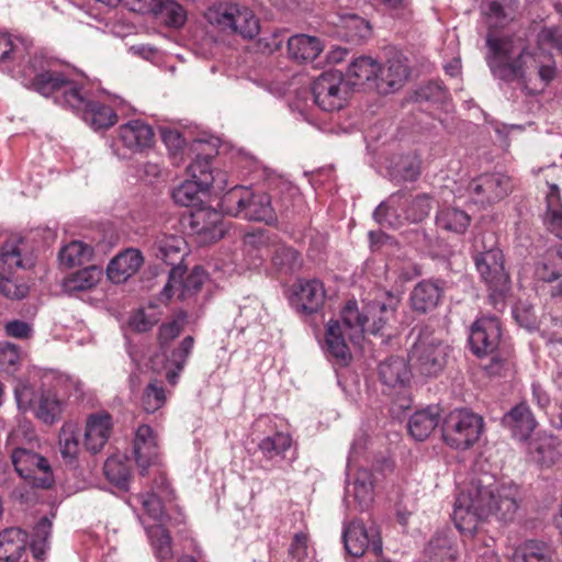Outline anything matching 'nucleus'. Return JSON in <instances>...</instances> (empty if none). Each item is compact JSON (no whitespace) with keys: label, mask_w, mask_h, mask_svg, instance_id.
<instances>
[{"label":"nucleus","mask_w":562,"mask_h":562,"mask_svg":"<svg viewBox=\"0 0 562 562\" xmlns=\"http://www.w3.org/2000/svg\"><path fill=\"white\" fill-rule=\"evenodd\" d=\"M31 49L26 40L0 34V71L46 98H54L55 103L70 109L94 131L108 130L116 123L117 115L111 106L88 98L69 74Z\"/></svg>","instance_id":"f257e3e1"},{"label":"nucleus","mask_w":562,"mask_h":562,"mask_svg":"<svg viewBox=\"0 0 562 562\" xmlns=\"http://www.w3.org/2000/svg\"><path fill=\"white\" fill-rule=\"evenodd\" d=\"M504 0H480V8L490 29L507 21ZM486 63L493 77L506 83H517L522 89L539 83L547 87L557 76L552 49L562 50V31L544 27L537 35V47L530 49L526 42L514 35H496L490 30L486 36Z\"/></svg>","instance_id":"f03ea898"},{"label":"nucleus","mask_w":562,"mask_h":562,"mask_svg":"<svg viewBox=\"0 0 562 562\" xmlns=\"http://www.w3.org/2000/svg\"><path fill=\"white\" fill-rule=\"evenodd\" d=\"M522 499V488L513 481L496 482L492 477L473 479L459 486L452 519L463 536L472 538L480 522L488 518L503 524L513 522Z\"/></svg>","instance_id":"7ed1b4c3"},{"label":"nucleus","mask_w":562,"mask_h":562,"mask_svg":"<svg viewBox=\"0 0 562 562\" xmlns=\"http://www.w3.org/2000/svg\"><path fill=\"white\" fill-rule=\"evenodd\" d=\"M385 302H374L370 306V317L359 313L356 301H349L340 313V319H330L327 323L325 349L330 357L346 364L351 358L346 338L359 342L366 331L382 334L385 325L394 319L401 301L398 294L390 291L385 292Z\"/></svg>","instance_id":"20e7f679"},{"label":"nucleus","mask_w":562,"mask_h":562,"mask_svg":"<svg viewBox=\"0 0 562 562\" xmlns=\"http://www.w3.org/2000/svg\"><path fill=\"white\" fill-rule=\"evenodd\" d=\"M252 431L258 437V451L269 469L291 467L296 460V445L292 435L280 429L274 417L259 416L252 424Z\"/></svg>","instance_id":"39448f33"},{"label":"nucleus","mask_w":562,"mask_h":562,"mask_svg":"<svg viewBox=\"0 0 562 562\" xmlns=\"http://www.w3.org/2000/svg\"><path fill=\"white\" fill-rule=\"evenodd\" d=\"M211 157V155H198L188 166L189 178L173 188L171 192L176 204L196 206L202 201V196L210 192L211 188L217 191L226 189L227 175L221 170L214 173Z\"/></svg>","instance_id":"423d86ee"},{"label":"nucleus","mask_w":562,"mask_h":562,"mask_svg":"<svg viewBox=\"0 0 562 562\" xmlns=\"http://www.w3.org/2000/svg\"><path fill=\"white\" fill-rule=\"evenodd\" d=\"M224 214L248 221L272 223L276 220L270 196L265 192L254 193L249 188L235 186L221 199Z\"/></svg>","instance_id":"0eeeda50"},{"label":"nucleus","mask_w":562,"mask_h":562,"mask_svg":"<svg viewBox=\"0 0 562 562\" xmlns=\"http://www.w3.org/2000/svg\"><path fill=\"white\" fill-rule=\"evenodd\" d=\"M494 241V236H490ZM476 250L473 260L481 280L486 284L490 291L492 304L498 308L504 306V299L510 289V278L504 266V255L501 248L495 247L494 243L490 248Z\"/></svg>","instance_id":"6e6552de"},{"label":"nucleus","mask_w":562,"mask_h":562,"mask_svg":"<svg viewBox=\"0 0 562 562\" xmlns=\"http://www.w3.org/2000/svg\"><path fill=\"white\" fill-rule=\"evenodd\" d=\"M483 430V417L468 408H456L442 419V440L454 450L463 451L473 447L481 438Z\"/></svg>","instance_id":"1a4fd4ad"},{"label":"nucleus","mask_w":562,"mask_h":562,"mask_svg":"<svg viewBox=\"0 0 562 562\" xmlns=\"http://www.w3.org/2000/svg\"><path fill=\"white\" fill-rule=\"evenodd\" d=\"M431 207V198L428 194H419L412 200L394 194L374 210L373 217L383 227L397 228L404 221L422 222Z\"/></svg>","instance_id":"9d476101"},{"label":"nucleus","mask_w":562,"mask_h":562,"mask_svg":"<svg viewBox=\"0 0 562 562\" xmlns=\"http://www.w3.org/2000/svg\"><path fill=\"white\" fill-rule=\"evenodd\" d=\"M186 318V313H181L177 318L168 323H164L159 327L158 339L160 348L165 355L164 369L166 371V380L172 386L178 383L179 376L182 373L194 347L193 337L187 336L180 341L177 348H173L170 351L167 349V345L177 338L182 331Z\"/></svg>","instance_id":"9b49d317"},{"label":"nucleus","mask_w":562,"mask_h":562,"mask_svg":"<svg viewBox=\"0 0 562 562\" xmlns=\"http://www.w3.org/2000/svg\"><path fill=\"white\" fill-rule=\"evenodd\" d=\"M448 353V345L431 335L420 333L409 350V366L418 374L434 378L446 367Z\"/></svg>","instance_id":"f8f14e48"},{"label":"nucleus","mask_w":562,"mask_h":562,"mask_svg":"<svg viewBox=\"0 0 562 562\" xmlns=\"http://www.w3.org/2000/svg\"><path fill=\"white\" fill-rule=\"evenodd\" d=\"M312 94L315 104L326 112L341 110L348 101L349 86L341 72L325 71L312 83Z\"/></svg>","instance_id":"ddd939ff"},{"label":"nucleus","mask_w":562,"mask_h":562,"mask_svg":"<svg viewBox=\"0 0 562 562\" xmlns=\"http://www.w3.org/2000/svg\"><path fill=\"white\" fill-rule=\"evenodd\" d=\"M186 271L187 267L184 266L170 269L168 281L160 292L159 300L161 302H168L173 296H177L179 301L188 302V304L196 302L195 297L207 279V274L202 267H194L184 278Z\"/></svg>","instance_id":"4468645a"},{"label":"nucleus","mask_w":562,"mask_h":562,"mask_svg":"<svg viewBox=\"0 0 562 562\" xmlns=\"http://www.w3.org/2000/svg\"><path fill=\"white\" fill-rule=\"evenodd\" d=\"M14 394L21 411H32L45 424H53L63 412V402L50 391L37 394L31 385L21 383Z\"/></svg>","instance_id":"2eb2a0df"},{"label":"nucleus","mask_w":562,"mask_h":562,"mask_svg":"<svg viewBox=\"0 0 562 562\" xmlns=\"http://www.w3.org/2000/svg\"><path fill=\"white\" fill-rule=\"evenodd\" d=\"M11 460L18 474L30 485L41 488H49L53 485V471L43 456L25 448H16L11 454Z\"/></svg>","instance_id":"dca6fc26"},{"label":"nucleus","mask_w":562,"mask_h":562,"mask_svg":"<svg viewBox=\"0 0 562 562\" xmlns=\"http://www.w3.org/2000/svg\"><path fill=\"white\" fill-rule=\"evenodd\" d=\"M510 190V179L503 173L480 175L471 179L465 188L469 200L483 207L499 202Z\"/></svg>","instance_id":"f3484780"},{"label":"nucleus","mask_w":562,"mask_h":562,"mask_svg":"<svg viewBox=\"0 0 562 562\" xmlns=\"http://www.w3.org/2000/svg\"><path fill=\"white\" fill-rule=\"evenodd\" d=\"M154 137V130L149 124L142 120H131L119 127L113 150L116 156L127 158L151 147Z\"/></svg>","instance_id":"a211bd4d"},{"label":"nucleus","mask_w":562,"mask_h":562,"mask_svg":"<svg viewBox=\"0 0 562 562\" xmlns=\"http://www.w3.org/2000/svg\"><path fill=\"white\" fill-rule=\"evenodd\" d=\"M223 211L200 206L190 212L188 227L200 245L220 240L225 234Z\"/></svg>","instance_id":"6ab92c4d"},{"label":"nucleus","mask_w":562,"mask_h":562,"mask_svg":"<svg viewBox=\"0 0 562 562\" xmlns=\"http://www.w3.org/2000/svg\"><path fill=\"white\" fill-rule=\"evenodd\" d=\"M342 540L346 551L352 557H361L367 550L382 554V540L376 527L367 528L361 520H352L345 526Z\"/></svg>","instance_id":"aec40b11"},{"label":"nucleus","mask_w":562,"mask_h":562,"mask_svg":"<svg viewBox=\"0 0 562 562\" xmlns=\"http://www.w3.org/2000/svg\"><path fill=\"white\" fill-rule=\"evenodd\" d=\"M501 340V323L497 317L483 316L475 319L469 335V345L474 355H492Z\"/></svg>","instance_id":"412c9836"},{"label":"nucleus","mask_w":562,"mask_h":562,"mask_svg":"<svg viewBox=\"0 0 562 562\" xmlns=\"http://www.w3.org/2000/svg\"><path fill=\"white\" fill-rule=\"evenodd\" d=\"M36 257L30 243L20 236H11L0 248L3 271L14 274L34 267Z\"/></svg>","instance_id":"4be33fe9"},{"label":"nucleus","mask_w":562,"mask_h":562,"mask_svg":"<svg viewBox=\"0 0 562 562\" xmlns=\"http://www.w3.org/2000/svg\"><path fill=\"white\" fill-rule=\"evenodd\" d=\"M446 292V281L429 278L417 282L412 289L408 303L413 312L424 315L434 312L441 303Z\"/></svg>","instance_id":"5701e85b"},{"label":"nucleus","mask_w":562,"mask_h":562,"mask_svg":"<svg viewBox=\"0 0 562 562\" xmlns=\"http://www.w3.org/2000/svg\"><path fill=\"white\" fill-rule=\"evenodd\" d=\"M325 296L326 292L322 281L300 279L293 286L291 303L296 310L312 314L323 306Z\"/></svg>","instance_id":"b1692460"},{"label":"nucleus","mask_w":562,"mask_h":562,"mask_svg":"<svg viewBox=\"0 0 562 562\" xmlns=\"http://www.w3.org/2000/svg\"><path fill=\"white\" fill-rule=\"evenodd\" d=\"M133 454L142 474L157 461L158 438L149 425L143 424L137 427L133 440Z\"/></svg>","instance_id":"393cba45"},{"label":"nucleus","mask_w":562,"mask_h":562,"mask_svg":"<svg viewBox=\"0 0 562 562\" xmlns=\"http://www.w3.org/2000/svg\"><path fill=\"white\" fill-rule=\"evenodd\" d=\"M376 80V90L382 94H387L400 89L409 76L407 59L396 53L389 58L384 66L379 70Z\"/></svg>","instance_id":"a878e982"},{"label":"nucleus","mask_w":562,"mask_h":562,"mask_svg":"<svg viewBox=\"0 0 562 562\" xmlns=\"http://www.w3.org/2000/svg\"><path fill=\"white\" fill-rule=\"evenodd\" d=\"M112 417L106 412H98L87 417L85 429V447L91 453L103 449L112 432Z\"/></svg>","instance_id":"bb28decb"},{"label":"nucleus","mask_w":562,"mask_h":562,"mask_svg":"<svg viewBox=\"0 0 562 562\" xmlns=\"http://www.w3.org/2000/svg\"><path fill=\"white\" fill-rule=\"evenodd\" d=\"M276 236L267 231H256L244 237V257L248 269L262 266L266 258L272 254Z\"/></svg>","instance_id":"cd10ccee"},{"label":"nucleus","mask_w":562,"mask_h":562,"mask_svg":"<svg viewBox=\"0 0 562 562\" xmlns=\"http://www.w3.org/2000/svg\"><path fill=\"white\" fill-rule=\"evenodd\" d=\"M506 558L509 562H552V550L549 544L536 539L519 543L506 544Z\"/></svg>","instance_id":"c85d7f7f"},{"label":"nucleus","mask_w":562,"mask_h":562,"mask_svg":"<svg viewBox=\"0 0 562 562\" xmlns=\"http://www.w3.org/2000/svg\"><path fill=\"white\" fill-rule=\"evenodd\" d=\"M144 263L143 254L136 248H127L116 255L108 265V278L116 284L134 276Z\"/></svg>","instance_id":"c756f323"},{"label":"nucleus","mask_w":562,"mask_h":562,"mask_svg":"<svg viewBox=\"0 0 562 562\" xmlns=\"http://www.w3.org/2000/svg\"><path fill=\"white\" fill-rule=\"evenodd\" d=\"M154 249L156 257L172 268L182 267L181 262L189 252L186 239L178 234L162 233L158 235L154 243Z\"/></svg>","instance_id":"7c9ffc66"},{"label":"nucleus","mask_w":562,"mask_h":562,"mask_svg":"<svg viewBox=\"0 0 562 562\" xmlns=\"http://www.w3.org/2000/svg\"><path fill=\"white\" fill-rule=\"evenodd\" d=\"M381 382L391 389L406 387L412 379V368L402 357H390L379 364Z\"/></svg>","instance_id":"2f4dec72"},{"label":"nucleus","mask_w":562,"mask_h":562,"mask_svg":"<svg viewBox=\"0 0 562 562\" xmlns=\"http://www.w3.org/2000/svg\"><path fill=\"white\" fill-rule=\"evenodd\" d=\"M503 425L508 428L514 438L526 441L536 428V419L527 404L520 403L503 417Z\"/></svg>","instance_id":"473e14b6"},{"label":"nucleus","mask_w":562,"mask_h":562,"mask_svg":"<svg viewBox=\"0 0 562 562\" xmlns=\"http://www.w3.org/2000/svg\"><path fill=\"white\" fill-rule=\"evenodd\" d=\"M441 419V411L437 405L415 412L408 420V431L418 441L427 439L437 428Z\"/></svg>","instance_id":"72a5a7b5"},{"label":"nucleus","mask_w":562,"mask_h":562,"mask_svg":"<svg viewBox=\"0 0 562 562\" xmlns=\"http://www.w3.org/2000/svg\"><path fill=\"white\" fill-rule=\"evenodd\" d=\"M323 49L324 45L316 36L296 34L288 40L289 56L297 61H312Z\"/></svg>","instance_id":"f704fd0d"},{"label":"nucleus","mask_w":562,"mask_h":562,"mask_svg":"<svg viewBox=\"0 0 562 562\" xmlns=\"http://www.w3.org/2000/svg\"><path fill=\"white\" fill-rule=\"evenodd\" d=\"M27 533L21 528H8L0 532V560L16 561L25 550Z\"/></svg>","instance_id":"c9c22d12"},{"label":"nucleus","mask_w":562,"mask_h":562,"mask_svg":"<svg viewBox=\"0 0 562 562\" xmlns=\"http://www.w3.org/2000/svg\"><path fill=\"white\" fill-rule=\"evenodd\" d=\"M470 223V215L459 207L443 206L436 214V225L446 232L464 234Z\"/></svg>","instance_id":"e433bc0d"},{"label":"nucleus","mask_w":562,"mask_h":562,"mask_svg":"<svg viewBox=\"0 0 562 562\" xmlns=\"http://www.w3.org/2000/svg\"><path fill=\"white\" fill-rule=\"evenodd\" d=\"M374 476L368 469H359L356 473L353 483L348 484L347 494L352 493L355 501L359 504L361 509L371 505L374 497Z\"/></svg>","instance_id":"4c0bfd02"},{"label":"nucleus","mask_w":562,"mask_h":562,"mask_svg":"<svg viewBox=\"0 0 562 562\" xmlns=\"http://www.w3.org/2000/svg\"><path fill=\"white\" fill-rule=\"evenodd\" d=\"M238 13V3L218 2L210 5L204 13L205 20L218 31L232 32L234 14Z\"/></svg>","instance_id":"58836bf2"},{"label":"nucleus","mask_w":562,"mask_h":562,"mask_svg":"<svg viewBox=\"0 0 562 562\" xmlns=\"http://www.w3.org/2000/svg\"><path fill=\"white\" fill-rule=\"evenodd\" d=\"M271 262L278 271L284 274L293 273L302 266L300 252L293 247L280 243L277 237L271 254Z\"/></svg>","instance_id":"ea45409f"},{"label":"nucleus","mask_w":562,"mask_h":562,"mask_svg":"<svg viewBox=\"0 0 562 562\" xmlns=\"http://www.w3.org/2000/svg\"><path fill=\"white\" fill-rule=\"evenodd\" d=\"M104 475L117 488L126 491L131 481V465L126 457L119 454L106 459L103 467Z\"/></svg>","instance_id":"a19ab883"},{"label":"nucleus","mask_w":562,"mask_h":562,"mask_svg":"<svg viewBox=\"0 0 562 562\" xmlns=\"http://www.w3.org/2000/svg\"><path fill=\"white\" fill-rule=\"evenodd\" d=\"M381 65L369 56H360L351 61L347 69V76L352 80V85H360L372 81L376 87Z\"/></svg>","instance_id":"79ce46f5"},{"label":"nucleus","mask_w":562,"mask_h":562,"mask_svg":"<svg viewBox=\"0 0 562 562\" xmlns=\"http://www.w3.org/2000/svg\"><path fill=\"white\" fill-rule=\"evenodd\" d=\"M101 277L102 270L100 268L89 266L65 278L63 288L68 293L87 291L95 286Z\"/></svg>","instance_id":"37998d69"},{"label":"nucleus","mask_w":562,"mask_h":562,"mask_svg":"<svg viewBox=\"0 0 562 562\" xmlns=\"http://www.w3.org/2000/svg\"><path fill=\"white\" fill-rule=\"evenodd\" d=\"M539 280L552 282L562 276V245L549 248L536 267Z\"/></svg>","instance_id":"c03bdc74"},{"label":"nucleus","mask_w":562,"mask_h":562,"mask_svg":"<svg viewBox=\"0 0 562 562\" xmlns=\"http://www.w3.org/2000/svg\"><path fill=\"white\" fill-rule=\"evenodd\" d=\"M81 432L74 423H65L58 435V447L63 459L74 462L80 451Z\"/></svg>","instance_id":"a18cd8bd"},{"label":"nucleus","mask_w":562,"mask_h":562,"mask_svg":"<svg viewBox=\"0 0 562 562\" xmlns=\"http://www.w3.org/2000/svg\"><path fill=\"white\" fill-rule=\"evenodd\" d=\"M93 248L81 240H72L59 250V262L66 268L82 266L91 260Z\"/></svg>","instance_id":"49530a36"},{"label":"nucleus","mask_w":562,"mask_h":562,"mask_svg":"<svg viewBox=\"0 0 562 562\" xmlns=\"http://www.w3.org/2000/svg\"><path fill=\"white\" fill-rule=\"evenodd\" d=\"M147 535L156 559L159 562H172L173 550L170 532L161 525L151 526Z\"/></svg>","instance_id":"de8ad7c7"},{"label":"nucleus","mask_w":562,"mask_h":562,"mask_svg":"<svg viewBox=\"0 0 562 562\" xmlns=\"http://www.w3.org/2000/svg\"><path fill=\"white\" fill-rule=\"evenodd\" d=\"M536 459L544 467H551L562 460V441L551 435H543L536 442Z\"/></svg>","instance_id":"09e8293b"},{"label":"nucleus","mask_w":562,"mask_h":562,"mask_svg":"<svg viewBox=\"0 0 562 562\" xmlns=\"http://www.w3.org/2000/svg\"><path fill=\"white\" fill-rule=\"evenodd\" d=\"M52 520L42 517L33 529L31 551L36 562H42L49 550V537L52 535Z\"/></svg>","instance_id":"8fccbe9b"},{"label":"nucleus","mask_w":562,"mask_h":562,"mask_svg":"<svg viewBox=\"0 0 562 562\" xmlns=\"http://www.w3.org/2000/svg\"><path fill=\"white\" fill-rule=\"evenodd\" d=\"M341 35L348 42L358 43L364 41L371 35V25L366 19L350 14L340 18Z\"/></svg>","instance_id":"3c124183"},{"label":"nucleus","mask_w":562,"mask_h":562,"mask_svg":"<svg viewBox=\"0 0 562 562\" xmlns=\"http://www.w3.org/2000/svg\"><path fill=\"white\" fill-rule=\"evenodd\" d=\"M457 549L446 535L434 537L425 549L427 562H453Z\"/></svg>","instance_id":"603ef678"},{"label":"nucleus","mask_w":562,"mask_h":562,"mask_svg":"<svg viewBox=\"0 0 562 562\" xmlns=\"http://www.w3.org/2000/svg\"><path fill=\"white\" fill-rule=\"evenodd\" d=\"M259 31L260 25L258 18L249 8L238 4V13L234 14L232 33H237L244 38H254L259 34Z\"/></svg>","instance_id":"864d4df0"},{"label":"nucleus","mask_w":562,"mask_h":562,"mask_svg":"<svg viewBox=\"0 0 562 562\" xmlns=\"http://www.w3.org/2000/svg\"><path fill=\"white\" fill-rule=\"evenodd\" d=\"M392 176L403 181H415L420 175V161L416 156H404L392 166Z\"/></svg>","instance_id":"5fc2aeb1"},{"label":"nucleus","mask_w":562,"mask_h":562,"mask_svg":"<svg viewBox=\"0 0 562 562\" xmlns=\"http://www.w3.org/2000/svg\"><path fill=\"white\" fill-rule=\"evenodd\" d=\"M166 401V391L158 381L150 382L144 390L142 404L146 413L157 412Z\"/></svg>","instance_id":"6e6d98bb"},{"label":"nucleus","mask_w":562,"mask_h":562,"mask_svg":"<svg viewBox=\"0 0 562 562\" xmlns=\"http://www.w3.org/2000/svg\"><path fill=\"white\" fill-rule=\"evenodd\" d=\"M12 276L3 269L0 271V293L7 299L21 300L26 296L29 286L13 279Z\"/></svg>","instance_id":"4d7b16f0"},{"label":"nucleus","mask_w":562,"mask_h":562,"mask_svg":"<svg viewBox=\"0 0 562 562\" xmlns=\"http://www.w3.org/2000/svg\"><path fill=\"white\" fill-rule=\"evenodd\" d=\"M132 502L140 504L145 513L154 519H159L164 513L162 502L154 493L147 492L138 494L131 497L130 504H132Z\"/></svg>","instance_id":"13d9d810"},{"label":"nucleus","mask_w":562,"mask_h":562,"mask_svg":"<svg viewBox=\"0 0 562 562\" xmlns=\"http://www.w3.org/2000/svg\"><path fill=\"white\" fill-rule=\"evenodd\" d=\"M393 19H407L412 15V0H374Z\"/></svg>","instance_id":"bf43d9fd"},{"label":"nucleus","mask_w":562,"mask_h":562,"mask_svg":"<svg viewBox=\"0 0 562 562\" xmlns=\"http://www.w3.org/2000/svg\"><path fill=\"white\" fill-rule=\"evenodd\" d=\"M544 223L548 229L562 239V205L548 206Z\"/></svg>","instance_id":"052dcab7"},{"label":"nucleus","mask_w":562,"mask_h":562,"mask_svg":"<svg viewBox=\"0 0 562 562\" xmlns=\"http://www.w3.org/2000/svg\"><path fill=\"white\" fill-rule=\"evenodd\" d=\"M20 361V352L15 345L5 342L0 347V364L14 370Z\"/></svg>","instance_id":"680f3d73"},{"label":"nucleus","mask_w":562,"mask_h":562,"mask_svg":"<svg viewBox=\"0 0 562 562\" xmlns=\"http://www.w3.org/2000/svg\"><path fill=\"white\" fill-rule=\"evenodd\" d=\"M7 336L25 339L29 338L33 331L32 326L20 319L10 321L4 325Z\"/></svg>","instance_id":"e2e57ef3"},{"label":"nucleus","mask_w":562,"mask_h":562,"mask_svg":"<svg viewBox=\"0 0 562 562\" xmlns=\"http://www.w3.org/2000/svg\"><path fill=\"white\" fill-rule=\"evenodd\" d=\"M165 16L166 23L173 27H181L187 20L186 10L178 3L167 5L165 8Z\"/></svg>","instance_id":"0e129e2a"},{"label":"nucleus","mask_w":562,"mask_h":562,"mask_svg":"<svg viewBox=\"0 0 562 562\" xmlns=\"http://www.w3.org/2000/svg\"><path fill=\"white\" fill-rule=\"evenodd\" d=\"M162 142L175 155L184 147V138L175 130H165L161 134Z\"/></svg>","instance_id":"69168bd1"},{"label":"nucleus","mask_w":562,"mask_h":562,"mask_svg":"<svg viewBox=\"0 0 562 562\" xmlns=\"http://www.w3.org/2000/svg\"><path fill=\"white\" fill-rule=\"evenodd\" d=\"M128 324L134 330L145 333L153 327L154 322L147 317L144 311L139 310L131 316Z\"/></svg>","instance_id":"338daca9"},{"label":"nucleus","mask_w":562,"mask_h":562,"mask_svg":"<svg viewBox=\"0 0 562 562\" xmlns=\"http://www.w3.org/2000/svg\"><path fill=\"white\" fill-rule=\"evenodd\" d=\"M532 396L541 408H546L550 403L547 392L538 383H532Z\"/></svg>","instance_id":"774afa93"}]
</instances>
